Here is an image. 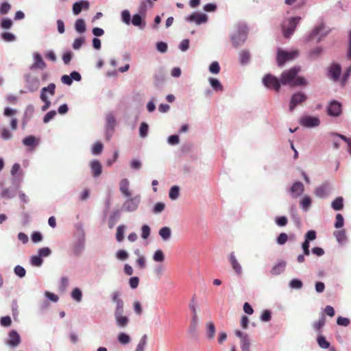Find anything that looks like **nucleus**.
<instances>
[{"label": "nucleus", "instance_id": "1", "mask_svg": "<svg viewBox=\"0 0 351 351\" xmlns=\"http://www.w3.org/2000/svg\"><path fill=\"white\" fill-rule=\"evenodd\" d=\"M300 71V67L293 66L290 69L284 71L280 77V82L282 85L291 86H304L307 84L306 80L302 77H297Z\"/></svg>", "mask_w": 351, "mask_h": 351}, {"label": "nucleus", "instance_id": "2", "mask_svg": "<svg viewBox=\"0 0 351 351\" xmlns=\"http://www.w3.org/2000/svg\"><path fill=\"white\" fill-rule=\"evenodd\" d=\"M299 55L298 50L285 51L280 49L277 52V64L279 66H283L287 61L295 59Z\"/></svg>", "mask_w": 351, "mask_h": 351}, {"label": "nucleus", "instance_id": "3", "mask_svg": "<svg viewBox=\"0 0 351 351\" xmlns=\"http://www.w3.org/2000/svg\"><path fill=\"white\" fill-rule=\"evenodd\" d=\"M247 28L244 25H239L237 27V32L231 36L232 42L235 47L241 45L246 39Z\"/></svg>", "mask_w": 351, "mask_h": 351}, {"label": "nucleus", "instance_id": "4", "mask_svg": "<svg viewBox=\"0 0 351 351\" xmlns=\"http://www.w3.org/2000/svg\"><path fill=\"white\" fill-rule=\"evenodd\" d=\"M47 93H49L51 96H53L56 93V84L53 83L49 84L47 87H43L40 91V99L45 103L42 107V110L45 111L47 110L51 105V102L47 95Z\"/></svg>", "mask_w": 351, "mask_h": 351}, {"label": "nucleus", "instance_id": "5", "mask_svg": "<svg viewBox=\"0 0 351 351\" xmlns=\"http://www.w3.org/2000/svg\"><path fill=\"white\" fill-rule=\"evenodd\" d=\"M263 83L267 88H273L278 92L280 88V79L278 80L271 74H267L263 78Z\"/></svg>", "mask_w": 351, "mask_h": 351}, {"label": "nucleus", "instance_id": "6", "mask_svg": "<svg viewBox=\"0 0 351 351\" xmlns=\"http://www.w3.org/2000/svg\"><path fill=\"white\" fill-rule=\"evenodd\" d=\"M300 20L301 17L300 16L292 17L289 20L287 26L285 25L282 26L283 36L285 38H289L293 34Z\"/></svg>", "mask_w": 351, "mask_h": 351}, {"label": "nucleus", "instance_id": "7", "mask_svg": "<svg viewBox=\"0 0 351 351\" xmlns=\"http://www.w3.org/2000/svg\"><path fill=\"white\" fill-rule=\"evenodd\" d=\"M234 333L237 337L240 338V346L242 351H250L251 341L249 335L239 330H236Z\"/></svg>", "mask_w": 351, "mask_h": 351}, {"label": "nucleus", "instance_id": "8", "mask_svg": "<svg viewBox=\"0 0 351 351\" xmlns=\"http://www.w3.org/2000/svg\"><path fill=\"white\" fill-rule=\"evenodd\" d=\"M306 99L307 96L302 92L292 95L289 104V110L293 111L298 105L302 104Z\"/></svg>", "mask_w": 351, "mask_h": 351}, {"label": "nucleus", "instance_id": "9", "mask_svg": "<svg viewBox=\"0 0 351 351\" xmlns=\"http://www.w3.org/2000/svg\"><path fill=\"white\" fill-rule=\"evenodd\" d=\"M123 312L124 309L114 311L115 322L118 327L120 328H125L130 322L129 318L127 316L123 315Z\"/></svg>", "mask_w": 351, "mask_h": 351}, {"label": "nucleus", "instance_id": "10", "mask_svg": "<svg viewBox=\"0 0 351 351\" xmlns=\"http://www.w3.org/2000/svg\"><path fill=\"white\" fill-rule=\"evenodd\" d=\"M116 125V119L112 113H109L106 116V138L109 140L112 135Z\"/></svg>", "mask_w": 351, "mask_h": 351}, {"label": "nucleus", "instance_id": "11", "mask_svg": "<svg viewBox=\"0 0 351 351\" xmlns=\"http://www.w3.org/2000/svg\"><path fill=\"white\" fill-rule=\"evenodd\" d=\"M328 114L332 117H338L342 112L341 104L336 100L332 101L327 108Z\"/></svg>", "mask_w": 351, "mask_h": 351}, {"label": "nucleus", "instance_id": "12", "mask_svg": "<svg viewBox=\"0 0 351 351\" xmlns=\"http://www.w3.org/2000/svg\"><path fill=\"white\" fill-rule=\"evenodd\" d=\"M139 202L140 197L138 196L129 198L124 202L123 208L128 212H133L137 209Z\"/></svg>", "mask_w": 351, "mask_h": 351}, {"label": "nucleus", "instance_id": "13", "mask_svg": "<svg viewBox=\"0 0 351 351\" xmlns=\"http://www.w3.org/2000/svg\"><path fill=\"white\" fill-rule=\"evenodd\" d=\"M186 20L189 22H194L197 25H200L207 22L208 16L206 14L204 13L194 12L187 16Z\"/></svg>", "mask_w": 351, "mask_h": 351}, {"label": "nucleus", "instance_id": "14", "mask_svg": "<svg viewBox=\"0 0 351 351\" xmlns=\"http://www.w3.org/2000/svg\"><path fill=\"white\" fill-rule=\"evenodd\" d=\"M9 338L6 343L10 347H16L21 343V337L18 332L14 330L9 332Z\"/></svg>", "mask_w": 351, "mask_h": 351}, {"label": "nucleus", "instance_id": "15", "mask_svg": "<svg viewBox=\"0 0 351 351\" xmlns=\"http://www.w3.org/2000/svg\"><path fill=\"white\" fill-rule=\"evenodd\" d=\"M229 261L230 263V265L233 269V270L235 271V273L237 275H241L242 274V267L241 264L237 261L236 256L234 255V252H231L229 255Z\"/></svg>", "mask_w": 351, "mask_h": 351}, {"label": "nucleus", "instance_id": "16", "mask_svg": "<svg viewBox=\"0 0 351 351\" xmlns=\"http://www.w3.org/2000/svg\"><path fill=\"white\" fill-rule=\"evenodd\" d=\"M304 190V185L300 182H296L293 184L292 186L290 189V192L293 197L296 198L300 196Z\"/></svg>", "mask_w": 351, "mask_h": 351}, {"label": "nucleus", "instance_id": "17", "mask_svg": "<svg viewBox=\"0 0 351 351\" xmlns=\"http://www.w3.org/2000/svg\"><path fill=\"white\" fill-rule=\"evenodd\" d=\"M89 8V3L87 1L82 0L79 2H75L73 5V12L75 15H78L82 10H88Z\"/></svg>", "mask_w": 351, "mask_h": 351}, {"label": "nucleus", "instance_id": "18", "mask_svg": "<svg viewBox=\"0 0 351 351\" xmlns=\"http://www.w3.org/2000/svg\"><path fill=\"white\" fill-rule=\"evenodd\" d=\"M301 123L306 127H315L319 124V119L317 117L306 116L302 119Z\"/></svg>", "mask_w": 351, "mask_h": 351}, {"label": "nucleus", "instance_id": "19", "mask_svg": "<svg viewBox=\"0 0 351 351\" xmlns=\"http://www.w3.org/2000/svg\"><path fill=\"white\" fill-rule=\"evenodd\" d=\"M287 262L279 261L271 269L270 272L273 276H277L282 274L286 268Z\"/></svg>", "mask_w": 351, "mask_h": 351}, {"label": "nucleus", "instance_id": "20", "mask_svg": "<svg viewBox=\"0 0 351 351\" xmlns=\"http://www.w3.org/2000/svg\"><path fill=\"white\" fill-rule=\"evenodd\" d=\"M92 174L94 177H98L101 174L102 167L100 162L97 160H93L90 163Z\"/></svg>", "mask_w": 351, "mask_h": 351}, {"label": "nucleus", "instance_id": "21", "mask_svg": "<svg viewBox=\"0 0 351 351\" xmlns=\"http://www.w3.org/2000/svg\"><path fill=\"white\" fill-rule=\"evenodd\" d=\"M341 72V66L337 64H332L329 69V75L335 81H337L339 80Z\"/></svg>", "mask_w": 351, "mask_h": 351}, {"label": "nucleus", "instance_id": "22", "mask_svg": "<svg viewBox=\"0 0 351 351\" xmlns=\"http://www.w3.org/2000/svg\"><path fill=\"white\" fill-rule=\"evenodd\" d=\"M39 143V139L36 138L34 136L29 135L23 140V143L25 146L29 147L31 149H34Z\"/></svg>", "mask_w": 351, "mask_h": 351}, {"label": "nucleus", "instance_id": "23", "mask_svg": "<svg viewBox=\"0 0 351 351\" xmlns=\"http://www.w3.org/2000/svg\"><path fill=\"white\" fill-rule=\"evenodd\" d=\"M121 293L119 291H114L111 294V298L113 302L116 303L115 311L124 309V304L123 300L120 298Z\"/></svg>", "mask_w": 351, "mask_h": 351}, {"label": "nucleus", "instance_id": "24", "mask_svg": "<svg viewBox=\"0 0 351 351\" xmlns=\"http://www.w3.org/2000/svg\"><path fill=\"white\" fill-rule=\"evenodd\" d=\"M189 306L193 313V316H192L193 322H194L195 323L197 319V303L195 295L192 297V298L189 302Z\"/></svg>", "mask_w": 351, "mask_h": 351}, {"label": "nucleus", "instance_id": "25", "mask_svg": "<svg viewBox=\"0 0 351 351\" xmlns=\"http://www.w3.org/2000/svg\"><path fill=\"white\" fill-rule=\"evenodd\" d=\"M129 181L128 179H122L120 182L119 189L121 193L125 197H130L131 195V193L129 189Z\"/></svg>", "mask_w": 351, "mask_h": 351}, {"label": "nucleus", "instance_id": "26", "mask_svg": "<svg viewBox=\"0 0 351 351\" xmlns=\"http://www.w3.org/2000/svg\"><path fill=\"white\" fill-rule=\"evenodd\" d=\"M121 213L119 210H116L111 214L108 221V227L110 228H112L114 226L117 221L119 219Z\"/></svg>", "mask_w": 351, "mask_h": 351}, {"label": "nucleus", "instance_id": "27", "mask_svg": "<svg viewBox=\"0 0 351 351\" xmlns=\"http://www.w3.org/2000/svg\"><path fill=\"white\" fill-rule=\"evenodd\" d=\"M35 62L32 66V68L44 69L46 67V64L43 61L41 56L38 53L34 55Z\"/></svg>", "mask_w": 351, "mask_h": 351}, {"label": "nucleus", "instance_id": "28", "mask_svg": "<svg viewBox=\"0 0 351 351\" xmlns=\"http://www.w3.org/2000/svg\"><path fill=\"white\" fill-rule=\"evenodd\" d=\"M208 80L210 86H212L214 90L222 91L223 90V86L217 79L209 77Z\"/></svg>", "mask_w": 351, "mask_h": 351}, {"label": "nucleus", "instance_id": "29", "mask_svg": "<svg viewBox=\"0 0 351 351\" xmlns=\"http://www.w3.org/2000/svg\"><path fill=\"white\" fill-rule=\"evenodd\" d=\"M159 235L164 241H167L171 236V231L169 227H162L159 230Z\"/></svg>", "mask_w": 351, "mask_h": 351}, {"label": "nucleus", "instance_id": "30", "mask_svg": "<svg viewBox=\"0 0 351 351\" xmlns=\"http://www.w3.org/2000/svg\"><path fill=\"white\" fill-rule=\"evenodd\" d=\"M125 229V225H119L117 228L116 239L119 243L122 242L124 239Z\"/></svg>", "mask_w": 351, "mask_h": 351}, {"label": "nucleus", "instance_id": "31", "mask_svg": "<svg viewBox=\"0 0 351 351\" xmlns=\"http://www.w3.org/2000/svg\"><path fill=\"white\" fill-rule=\"evenodd\" d=\"M334 236L335 237L337 241L339 243L346 241L347 239L346 234V230L343 229L335 231Z\"/></svg>", "mask_w": 351, "mask_h": 351}, {"label": "nucleus", "instance_id": "32", "mask_svg": "<svg viewBox=\"0 0 351 351\" xmlns=\"http://www.w3.org/2000/svg\"><path fill=\"white\" fill-rule=\"evenodd\" d=\"M75 29L79 33H83L86 31V24L83 19H78L75 23Z\"/></svg>", "mask_w": 351, "mask_h": 351}, {"label": "nucleus", "instance_id": "33", "mask_svg": "<svg viewBox=\"0 0 351 351\" xmlns=\"http://www.w3.org/2000/svg\"><path fill=\"white\" fill-rule=\"evenodd\" d=\"M343 197H338L332 202V208L335 210H340L343 208Z\"/></svg>", "mask_w": 351, "mask_h": 351}, {"label": "nucleus", "instance_id": "34", "mask_svg": "<svg viewBox=\"0 0 351 351\" xmlns=\"http://www.w3.org/2000/svg\"><path fill=\"white\" fill-rule=\"evenodd\" d=\"M132 23L134 26L141 27V28H143L145 25V23L143 22L142 17L138 14H134L132 16Z\"/></svg>", "mask_w": 351, "mask_h": 351}, {"label": "nucleus", "instance_id": "35", "mask_svg": "<svg viewBox=\"0 0 351 351\" xmlns=\"http://www.w3.org/2000/svg\"><path fill=\"white\" fill-rule=\"evenodd\" d=\"M215 335V326L212 322L207 323V337L209 339H213Z\"/></svg>", "mask_w": 351, "mask_h": 351}, {"label": "nucleus", "instance_id": "36", "mask_svg": "<svg viewBox=\"0 0 351 351\" xmlns=\"http://www.w3.org/2000/svg\"><path fill=\"white\" fill-rule=\"evenodd\" d=\"M117 339L120 343L123 345L129 343L131 341L130 337L124 332H120L118 335Z\"/></svg>", "mask_w": 351, "mask_h": 351}, {"label": "nucleus", "instance_id": "37", "mask_svg": "<svg viewBox=\"0 0 351 351\" xmlns=\"http://www.w3.org/2000/svg\"><path fill=\"white\" fill-rule=\"evenodd\" d=\"M326 322V318L324 314L322 315L321 317L319 319L317 322L314 323L313 328L317 332H320L322 328L324 326Z\"/></svg>", "mask_w": 351, "mask_h": 351}, {"label": "nucleus", "instance_id": "38", "mask_svg": "<svg viewBox=\"0 0 351 351\" xmlns=\"http://www.w3.org/2000/svg\"><path fill=\"white\" fill-rule=\"evenodd\" d=\"M147 335H144L138 341V343L136 346L135 351H144V349L147 344Z\"/></svg>", "mask_w": 351, "mask_h": 351}, {"label": "nucleus", "instance_id": "39", "mask_svg": "<svg viewBox=\"0 0 351 351\" xmlns=\"http://www.w3.org/2000/svg\"><path fill=\"white\" fill-rule=\"evenodd\" d=\"M315 193L316 196H317L319 197H325L328 193L326 186L322 185V186L317 187L315 191Z\"/></svg>", "mask_w": 351, "mask_h": 351}, {"label": "nucleus", "instance_id": "40", "mask_svg": "<svg viewBox=\"0 0 351 351\" xmlns=\"http://www.w3.org/2000/svg\"><path fill=\"white\" fill-rule=\"evenodd\" d=\"M71 297L72 298L77 301L80 302L82 298V291L79 288H75L71 292Z\"/></svg>", "mask_w": 351, "mask_h": 351}, {"label": "nucleus", "instance_id": "41", "mask_svg": "<svg viewBox=\"0 0 351 351\" xmlns=\"http://www.w3.org/2000/svg\"><path fill=\"white\" fill-rule=\"evenodd\" d=\"M180 193V189L178 186H173L171 188L169 193V198L171 199H176Z\"/></svg>", "mask_w": 351, "mask_h": 351}, {"label": "nucleus", "instance_id": "42", "mask_svg": "<svg viewBox=\"0 0 351 351\" xmlns=\"http://www.w3.org/2000/svg\"><path fill=\"white\" fill-rule=\"evenodd\" d=\"M103 150V144L100 142H96L92 148V154L94 155H99Z\"/></svg>", "mask_w": 351, "mask_h": 351}, {"label": "nucleus", "instance_id": "43", "mask_svg": "<svg viewBox=\"0 0 351 351\" xmlns=\"http://www.w3.org/2000/svg\"><path fill=\"white\" fill-rule=\"evenodd\" d=\"M153 259L156 262H163L165 261V255L163 252L161 250H157L153 256Z\"/></svg>", "mask_w": 351, "mask_h": 351}, {"label": "nucleus", "instance_id": "44", "mask_svg": "<svg viewBox=\"0 0 351 351\" xmlns=\"http://www.w3.org/2000/svg\"><path fill=\"white\" fill-rule=\"evenodd\" d=\"M317 343L322 348L327 349L330 347V343L327 341L326 338L322 335L318 337Z\"/></svg>", "mask_w": 351, "mask_h": 351}, {"label": "nucleus", "instance_id": "45", "mask_svg": "<svg viewBox=\"0 0 351 351\" xmlns=\"http://www.w3.org/2000/svg\"><path fill=\"white\" fill-rule=\"evenodd\" d=\"M311 204V199L309 197H304L300 201V206L302 209L306 210Z\"/></svg>", "mask_w": 351, "mask_h": 351}, {"label": "nucleus", "instance_id": "46", "mask_svg": "<svg viewBox=\"0 0 351 351\" xmlns=\"http://www.w3.org/2000/svg\"><path fill=\"white\" fill-rule=\"evenodd\" d=\"M12 21L10 19H3L0 23V27L2 29H8L12 27Z\"/></svg>", "mask_w": 351, "mask_h": 351}, {"label": "nucleus", "instance_id": "47", "mask_svg": "<svg viewBox=\"0 0 351 351\" xmlns=\"http://www.w3.org/2000/svg\"><path fill=\"white\" fill-rule=\"evenodd\" d=\"M209 71L211 73L218 74L220 71V66L217 62H213L210 66Z\"/></svg>", "mask_w": 351, "mask_h": 351}, {"label": "nucleus", "instance_id": "48", "mask_svg": "<svg viewBox=\"0 0 351 351\" xmlns=\"http://www.w3.org/2000/svg\"><path fill=\"white\" fill-rule=\"evenodd\" d=\"M150 228L148 225H143L141 228V237L147 239L150 235Z\"/></svg>", "mask_w": 351, "mask_h": 351}, {"label": "nucleus", "instance_id": "49", "mask_svg": "<svg viewBox=\"0 0 351 351\" xmlns=\"http://www.w3.org/2000/svg\"><path fill=\"white\" fill-rule=\"evenodd\" d=\"M302 282L300 280L294 278L292 279L289 282V286L292 289H301L302 287Z\"/></svg>", "mask_w": 351, "mask_h": 351}, {"label": "nucleus", "instance_id": "50", "mask_svg": "<svg viewBox=\"0 0 351 351\" xmlns=\"http://www.w3.org/2000/svg\"><path fill=\"white\" fill-rule=\"evenodd\" d=\"M250 60V53L247 51H241L240 53V61L241 64H246Z\"/></svg>", "mask_w": 351, "mask_h": 351}, {"label": "nucleus", "instance_id": "51", "mask_svg": "<svg viewBox=\"0 0 351 351\" xmlns=\"http://www.w3.org/2000/svg\"><path fill=\"white\" fill-rule=\"evenodd\" d=\"M344 219L341 214L336 215V221L335 223V227L336 228H340L343 226Z\"/></svg>", "mask_w": 351, "mask_h": 351}, {"label": "nucleus", "instance_id": "52", "mask_svg": "<svg viewBox=\"0 0 351 351\" xmlns=\"http://www.w3.org/2000/svg\"><path fill=\"white\" fill-rule=\"evenodd\" d=\"M148 125L146 123H142L139 128L140 136L143 138L145 137L148 133Z\"/></svg>", "mask_w": 351, "mask_h": 351}, {"label": "nucleus", "instance_id": "53", "mask_svg": "<svg viewBox=\"0 0 351 351\" xmlns=\"http://www.w3.org/2000/svg\"><path fill=\"white\" fill-rule=\"evenodd\" d=\"M1 38H2V39H3L5 41H7V42H12V41L15 40V39H16L15 36L12 33H10V32L2 33Z\"/></svg>", "mask_w": 351, "mask_h": 351}, {"label": "nucleus", "instance_id": "54", "mask_svg": "<svg viewBox=\"0 0 351 351\" xmlns=\"http://www.w3.org/2000/svg\"><path fill=\"white\" fill-rule=\"evenodd\" d=\"M14 273L20 278H23L25 276L26 271L23 267L17 265L14 268Z\"/></svg>", "mask_w": 351, "mask_h": 351}, {"label": "nucleus", "instance_id": "55", "mask_svg": "<svg viewBox=\"0 0 351 351\" xmlns=\"http://www.w3.org/2000/svg\"><path fill=\"white\" fill-rule=\"evenodd\" d=\"M56 115V110H51L48 112L43 118V122L44 123H48L51 119L54 118V117Z\"/></svg>", "mask_w": 351, "mask_h": 351}, {"label": "nucleus", "instance_id": "56", "mask_svg": "<svg viewBox=\"0 0 351 351\" xmlns=\"http://www.w3.org/2000/svg\"><path fill=\"white\" fill-rule=\"evenodd\" d=\"M1 326L8 327L12 324V319L10 316L2 317L0 319Z\"/></svg>", "mask_w": 351, "mask_h": 351}, {"label": "nucleus", "instance_id": "57", "mask_svg": "<svg viewBox=\"0 0 351 351\" xmlns=\"http://www.w3.org/2000/svg\"><path fill=\"white\" fill-rule=\"evenodd\" d=\"M84 43V38L81 37V38H76L75 39L73 43V48L74 49H79L82 44Z\"/></svg>", "mask_w": 351, "mask_h": 351}, {"label": "nucleus", "instance_id": "58", "mask_svg": "<svg viewBox=\"0 0 351 351\" xmlns=\"http://www.w3.org/2000/svg\"><path fill=\"white\" fill-rule=\"evenodd\" d=\"M121 18L123 21L126 24H130V14L128 10H123L121 13Z\"/></svg>", "mask_w": 351, "mask_h": 351}, {"label": "nucleus", "instance_id": "59", "mask_svg": "<svg viewBox=\"0 0 351 351\" xmlns=\"http://www.w3.org/2000/svg\"><path fill=\"white\" fill-rule=\"evenodd\" d=\"M288 240V236L286 233H280L277 238V242L279 245L285 244Z\"/></svg>", "mask_w": 351, "mask_h": 351}, {"label": "nucleus", "instance_id": "60", "mask_svg": "<svg viewBox=\"0 0 351 351\" xmlns=\"http://www.w3.org/2000/svg\"><path fill=\"white\" fill-rule=\"evenodd\" d=\"M31 263L34 266H40L43 263V259L39 255L33 256L31 258Z\"/></svg>", "mask_w": 351, "mask_h": 351}, {"label": "nucleus", "instance_id": "61", "mask_svg": "<svg viewBox=\"0 0 351 351\" xmlns=\"http://www.w3.org/2000/svg\"><path fill=\"white\" fill-rule=\"evenodd\" d=\"M276 223L279 226H285L288 223V220L286 217L282 216V217H277L276 219Z\"/></svg>", "mask_w": 351, "mask_h": 351}, {"label": "nucleus", "instance_id": "62", "mask_svg": "<svg viewBox=\"0 0 351 351\" xmlns=\"http://www.w3.org/2000/svg\"><path fill=\"white\" fill-rule=\"evenodd\" d=\"M335 135L341 138L343 141H345L348 144V152L351 154V138H348L344 135L339 134H335Z\"/></svg>", "mask_w": 351, "mask_h": 351}, {"label": "nucleus", "instance_id": "63", "mask_svg": "<svg viewBox=\"0 0 351 351\" xmlns=\"http://www.w3.org/2000/svg\"><path fill=\"white\" fill-rule=\"evenodd\" d=\"M337 323L338 325L347 326L350 324V320L346 317H343L340 316L337 318Z\"/></svg>", "mask_w": 351, "mask_h": 351}, {"label": "nucleus", "instance_id": "64", "mask_svg": "<svg viewBox=\"0 0 351 351\" xmlns=\"http://www.w3.org/2000/svg\"><path fill=\"white\" fill-rule=\"evenodd\" d=\"M116 256L118 259L121 261L125 260L128 258V254L123 250H119L117 252Z\"/></svg>", "mask_w": 351, "mask_h": 351}]
</instances>
